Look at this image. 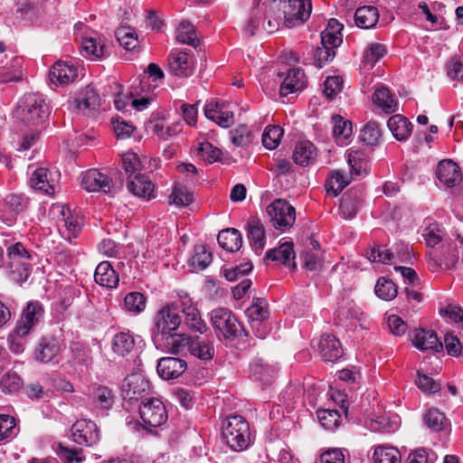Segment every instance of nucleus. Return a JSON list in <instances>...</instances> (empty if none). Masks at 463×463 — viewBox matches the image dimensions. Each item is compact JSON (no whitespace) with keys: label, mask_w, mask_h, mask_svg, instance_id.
<instances>
[{"label":"nucleus","mask_w":463,"mask_h":463,"mask_svg":"<svg viewBox=\"0 0 463 463\" xmlns=\"http://www.w3.org/2000/svg\"><path fill=\"white\" fill-rule=\"evenodd\" d=\"M459 250L463 255V248L460 247L458 241L455 243L447 242L442 244L439 250L430 251L427 255L429 269L432 272H436L455 268L458 262Z\"/></svg>","instance_id":"39448f33"},{"label":"nucleus","mask_w":463,"mask_h":463,"mask_svg":"<svg viewBox=\"0 0 463 463\" xmlns=\"http://www.w3.org/2000/svg\"><path fill=\"white\" fill-rule=\"evenodd\" d=\"M222 436L227 445L235 451L248 448L250 431L248 421L241 415H232L222 424Z\"/></svg>","instance_id":"7ed1b4c3"},{"label":"nucleus","mask_w":463,"mask_h":463,"mask_svg":"<svg viewBox=\"0 0 463 463\" xmlns=\"http://www.w3.org/2000/svg\"><path fill=\"white\" fill-rule=\"evenodd\" d=\"M180 307L177 303L168 304L161 307L154 317L152 337L156 345L165 336L176 331L182 323L179 315Z\"/></svg>","instance_id":"20e7f679"},{"label":"nucleus","mask_w":463,"mask_h":463,"mask_svg":"<svg viewBox=\"0 0 463 463\" xmlns=\"http://www.w3.org/2000/svg\"><path fill=\"white\" fill-rule=\"evenodd\" d=\"M267 213L273 226L278 230L285 231L295 222V209L285 200H275L267 207Z\"/></svg>","instance_id":"6e6552de"},{"label":"nucleus","mask_w":463,"mask_h":463,"mask_svg":"<svg viewBox=\"0 0 463 463\" xmlns=\"http://www.w3.org/2000/svg\"><path fill=\"white\" fill-rule=\"evenodd\" d=\"M151 99L148 97L137 98L133 93L123 94L118 93L114 99V105L118 111L123 110L127 106L130 105L137 111H143L148 107Z\"/></svg>","instance_id":"4c0bfd02"},{"label":"nucleus","mask_w":463,"mask_h":463,"mask_svg":"<svg viewBox=\"0 0 463 463\" xmlns=\"http://www.w3.org/2000/svg\"><path fill=\"white\" fill-rule=\"evenodd\" d=\"M146 128L165 140L181 132L182 122L175 118H153L147 122Z\"/></svg>","instance_id":"a211bd4d"},{"label":"nucleus","mask_w":463,"mask_h":463,"mask_svg":"<svg viewBox=\"0 0 463 463\" xmlns=\"http://www.w3.org/2000/svg\"><path fill=\"white\" fill-rule=\"evenodd\" d=\"M217 241L222 249L230 252L239 250L242 245L241 234L234 228H229L220 232Z\"/></svg>","instance_id":"58836bf2"},{"label":"nucleus","mask_w":463,"mask_h":463,"mask_svg":"<svg viewBox=\"0 0 463 463\" xmlns=\"http://www.w3.org/2000/svg\"><path fill=\"white\" fill-rule=\"evenodd\" d=\"M203 109L204 116H234L236 114L241 116L248 110V108H239L235 103L212 99L206 101Z\"/></svg>","instance_id":"393cba45"},{"label":"nucleus","mask_w":463,"mask_h":463,"mask_svg":"<svg viewBox=\"0 0 463 463\" xmlns=\"http://www.w3.org/2000/svg\"><path fill=\"white\" fill-rule=\"evenodd\" d=\"M193 201L194 196L189 189L183 184L175 183L172 193L168 196L169 204L184 207L190 205Z\"/></svg>","instance_id":"49530a36"},{"label":"nucleus","mask_w":463,"mask_h":463,"mask_svg":"<svg viewBox=\"0 0 463 463\" xmlns=\"http://www.w3.org/2000/svg\"><path fill=\"white\" fill-rule=\"evenodd\" d=\"M372 99L373 104L380 108L385 114H392L398 110V102L390 90L384 86L377 88L374 90Z\"/></svg>","instance_id":"72a5a7b5"},{"label":"nucleus","mask_w":463,"mask_h":463,"mask_svg":"<svg viewBox=\"0 0 463 463\" xmlns=\"http://www.w3.org/2000/svg\"><path fill=\"white\" fill-rule=\"evenodd\" d=\"M387 126L399 141L406 140L411 137L413 128L408 118H388Z\"/></svg>","instance_id":"a19ab883"},{"label":"nucleus","mask_w":463,"mask_h":463,"mask_svg":"<svg viewBox=\"0 0 463 463\" xmlns=\"http://www.w3.org/2000/svg\"><path fill=\"white\" fill-rule=\"evenodd\" d=\"M166 345L172 354H180L185 348L189 351V345L193 338L187 336L184 334H175L172 333L165 336Z\"/></svg>","instance_id":"4d7b16f0"},{"label":"nucleus","mask_w":463,"mask_h":463,"mask_svg":"<svg viewBox=\"0 0 463 463\" xmlns=\"http://www.w3.org/2000/svg\"><path fill=\"white\" fill-rule=\"evenodd\" d=\"M360 139L368 146H378L382 140V130L375 121H369L361 130Z\"/></svg>","instance_id":"5fc2aeb1"},{"label":"nucleus","mask_w":463,"mask_h":463,"mask_svg":"<svg viewBox=\"0 0 463 463\" xmlns=\"http://www.w3.org/2000/svg\"><path fill=\"white\" fill-rule=\"evenodd\" d=\"M342 29L343 25L337 20L330 19L326 28L321 33V44L335 51L343 42Z\"/></svg>","instance_id":"c756f323"},{"label":"nucleus","mask_w":463,"mask_h":463,"mask_svg":"<svg viewBox=\"0 0 463 463\" xmlns=\"http://www.w3.org/2000/svg\"><path fill=\"white\" fill-rule=\"evenodd\" d=\"M3 243L6 247L7 254L5 271L11 280L22 284L31 274L33 251L27 250L20 241L11 242L5 240Z\"/></svg>","instance_id":"f257e3e1"},{"label":"nucleus","mask_w":463,"mask_h":463,"mask_svg":"<svg viewBox=\"0 0 463 463\" xmlns=\"http://www.w3.org/2000/svg\"><path fill=\"white\" fill-rule=\"evenodd\" d=\"M116 37L119 44L126 50H134L138 43L136 33L129 27L117 29Z\"/></svg>","instance_id":"e2e57ef3"},{"label":"nucleus","mask_w":463,"mask_h":463,"mask_svg":"<svg viewBox=\"0 0 463 463\" xmlns=\"http://www.w3.org/2000/svg\"><path fill=\"white\" fill-rule=\"evenodd\" d=\"M187 369V363L181 358L163 357L156 366L159 376L165 380H173L181 376Z\"/></svg>","instance_id":"4be33fe9"},{"label":"nucleus","mask_w":463,"mask_h":463,"mask_svg":"<svg viewBox=\"0 0 463 463\" xmlns=\"http://www.w3.org/2000/svg\"><path fill=\"white\" fill-rule=\"evenodd\" d=\"M78 77V68L71 61H58L50 70L52 83L66 85L73 82Z\"/></svg>","instance_id":"b1692460"},{"label":"nucleus","mask_w":463,"mask_h":463,"mask_svg":"<svg viewBox=\"0 0 463 463\" xmlns=\"http://www.w3.org/2000/svg\"><path fill=\"white\" fill-rule=\"evenodd\" d=\"M373 463H401L400 451L394 447L380 445L375 448L373 453Z\"/></svg>","instance_id":"3c124183"},{"label":"nucleus","mask_w":463,"mask_h":463,"mask_svg":"<svg viewBox=\"0 0 463 463\" xmlns=\"http://www.w3.org/2000/svg\"><path fill=\"white\" fill-rule=\"evenodd\" d=\"M135 346V340L129 331L117 333L112 339V350L119 356L128 354Z\"/></svg>","instance_id":"79ce46f5"},{"label":"nucleus","mask_w":463,"mask_h":463,"mask_svg":"<svg viewBox=\"0 0 463 463\" xmlns=\"http://www.w3.org/2000/svg\"><path fill=\"white\" fill-rule=\"evenodd\" d=\"M270 10L281 13L287 27H296L305 23L310 16L311 0H273Z\"/></svg>","instance_id":"f03ea898"},{"label":"nucleus","mask_w":463,"mask_h":463,"mask_svg":"<svg viewBox=\"0 0 463 463\" xmlns=\"http://www.w3.org/2000/svg\"><path fill=\"white\" fill-rule=\"evenodd\" d=\"M374 292L379 298L390 301L397 296L398 289L391 279L382 277L376 282Z\"/></svg>","instance_id":"6e6d98bb"},{"label":"nucleus","mask_w":463,"mask_h":463,"mask_svg":"<svg viewBox=\"0 0 463 463\" xmlns=\"http://www.w3.org/2000/svg\"><path fill=\"white\" fill-rule=\"evenodd\" d=\"M211 325L218 336L234 339L239 335L241 325L233 313L225 307H217L210 313Z\"/></svg>","instance_id":"423d86ee"},{"label":"nucleus","mask_w":463,"mask_h":463,"mask_svg":"<svg viewBox=\"0 0 463 463\" xmlns=\"http://www.w3.org/2000/svg\"><path fill=\"white\" fill-rule=\"evenodd\" d=\"M436 176L447 187H454L462 181L459 166L450 159H445L438 164Z\"/></svg>","instance_id":"6ab92c4d"},{"label":"nucleus","mask_w":463,"mask_h":463,"mask_svg":"<svg viewBox=\"0 0 463 463\" xmlns=\"http://www.w3.org/2000/svg\"><path fill=\"white\" fill-rule=\"evenodd\" d=\"M81 52L91 60L99 59L104 56L105 44L100 39L87 37L81 43Z\"/></svg>","instance_id":"864d4df0"},{"label":"nucleus","mask_w":463,"mask_h":463,"mask_svg":"<svg viewBox=\"0 0 463 463\" xmlns=\"http://www.w3.org/2000/svg\"><path fill=\"white\" fill-rule=\"evenodd\" d=\"M317 156V148L313 143L308 140L298 142L293 152L294 162L301 166L312 165Z\"/></svg>","instance_id":"2f4dec72"},{"label":"nucleus","mask_w":463,"mask_h":463,"mask_svg":"<svg viewBox=\"0 0 463 463\" xmlns=\"http://www.w3.org/2000/svg\"><path fill=\"white\" fill-rule=\"evenodd\" d=\"M81 187L90 193L110 194L114 190L111 178L103 172L92 168L84 172L81 175Z\"/></svg>","instance_id":"9d476101"},{"label":"nucleus","mask_w":463,"mask_h":463,"mask_svg":"<svg viewBox=\"0 0 463 463\" xmlns=\"http://www.w3.org/2000/svg\"><path fill=\"white\" fill-rule=\"evenodd\" d=\"M317 415L321 426L327 430H334L341 422V415L336 410H318Z\"/></svg>","instance_id":"bf43d9fd"},{"label":"nucleus","mask_w":463,"mask_h":463,"mask_svg":"<svg viewBox=\"0 0 463 463\" xmlns=\"http://www.w3.org/2000/svg\"><path fill=\"white\" fill-rule=\"evenodd\" d=\"M73 441L79 445L92 446L99 440V430L95 422L90 420H78L71 427Z\"/></svg>","instance_id":"9b49d317"},{"label":"nucleus","mask_w":463,"mask_h":463,"mask_svg":"<svg viewBox=\"0 0 463 463\" xmlns=\"http://www.w3.org/2000/svg\"><path fill=\"white\" fill-rule=\"evenodd\" d=\"M246 315L250 321L251 328L256 331V335L264 338L266 332L260 330V327L263 326L262 322L269 317L266 301L262 298L254 299L251 306L246 310Z\"/></svg>","instance_id":"5701e85b"},{"label":"nucleus","mask_w":463,"mask_h":463,"mask_svg":"<svg viewBox=\"0 0 463 463\" xmlns=\"http://www.w3.org/2000/svg\"><path fill=\"white\" fill-rule=\"evenodd\" d=\"M122 391L126 399L130 401H145L150 392V383L141 374L128 375L123 383Z\"/></svg>","instance_id":"f8f14e48"},{"label":"nucleus","mask_w":463,"mask_h":463,"mask_svg":"<svg viewBox=\"0 0 463 463\" xmlns=\"http://www.w3.org/2000/svg\"><path fill=\"white\" fill-rule=\"evenodd\" d=\"M212 260V253L206 250L204 245H195L188 263L194 270H203L209 266Z\"/></svg>","instance_id":"09e8293b"},{"label":"nucleus","mask_w":463,"mask_h":463,"mask_svg":"<svg viewBox=\"0 0 463 463\" xmlns=\"http://www.w3.org/2000/svg\"><path fill=\"white\" fill-rule=\"evenodd\" d=\"M364 202L363 193L360 190H350L346 192L340 203V214L344 219H353Z\"/></svg>","instance_id":"a878e982"},{"label":"nucleus","mask_w":463,"mask_h":463,"mask_svg":"<svg viewBox=\"0 0 463 463\" xmlns=\"http://www.w3.org/2000/svg\"><path fill=\"white\" fill-rule=\"evenodd\" d=\"M94 279L101 287L113 288L118 285L119 278L109 261H101L96 268Z\"/></svg>","instance_id":"7c9ffc66"},{"label":"nucleus","mask_w":463,"mask_h":463,"mask_svg":"<svg viewBox=\"0 0 463 463\" xmlns=\"http://www.w3.org/2000/svg\"><path fill=\"white\" fill-rule=\"evenodd\" d=\"M176 40L181 43L194 47H196L199 43L194 25L187 21L180 23L176 33Z\"/></svg>","instance_id":"13d9d810"},{"label":"nucleus","mask_w":463,"mask_h":463,"mask_svg":"<svg viewBox=\"0 0 463 463\" xmlns=\"http://www.w3.org/2000/svg\"><path fill=\"white\" fill-rule=\"evenodd\" d=\"M61 350L59 341L53 337H43L35 351V357L42 363L52 362Z\"/></svg>","instance_id":"473e14b6"},{"label":"nucleus","mask_w":463,"mask_h":463,"mask_svg":"<svg viewBox=\"0 0 463 463\" xmlns=\"http://www.w3.org/2000/svg\"><path fill=\"white\" fill-rule=\"evenodd\" d=\"M180 310L184 316V325L187 328L194 332L203 334L206 331L207 326L201 318L198 309L194 306L192 299L186 293L179 295Z\"/></svg>","instance_id":"2eb2a0df"},{"label":"nucleus","mask_w":463,"mask_h":463,"mask_svg":"<svg viewBox=\"0 0 463 463\" xmlns=\"http://www.w3.org/2000/svg\"><path fill=\"white\" fill-rule=\"evenodd\" d=\"M127 186L128 191L135 196L147 200L155 197V186L148 177L143 174H137L134 177L128 179Z\"/></svg>","instance_id":"cd10ccee"},{"label":"nucleus","mask_w":463,"mask_h":463,"mask_svg":"<svg viewBox=\"0 0 463 463\" xmlns=\"http://www.w3.org/2000/svg\"><path fill=\"white\" fill-rule=\"evenodd\" d=\"M347 162L350 173L357 177L364 176L367 173V161L364 154L358 150L349 149Z\"/></svg>","instance_id":"8fccbe9b"},{"label":"nucleus","mask_w":463,"mask_h":463,"mask_svg":"<svg viewBox=\"0 0 463 463\" xmlns=\"http://www.w3.org/2000/svg\"><path fill=\"white\" fill-rule=\"evenodd\" d=\"M250 373L255 381L268 385L273 381L277 369L274 365L265 363L261 358H255L250 364Z\"/></svg>","instance_id":"c85d7f7f"},{"label":"nucleus","mask_w":463,"mask_h":463,"mask_svg":"<svg viewBox=\"0 0 463 463\" xmlns=\"http://www.w3.org/2000/svg\"><path fill=\"white\" fill-rule=\"evenodd\" d=\"M283 135V129L279 126H268L262 135L263 146L271 150L276 148Z\"/></svg>","instance_id":"680f3d73"},{"label":"nucleus","mask_w":463,"mask_h":463,"mask_svg":"<svg viewBox=\"0 0 463 463\" xmlns=\"http://www.w3.org/2000/svg\"><path fill=\"white\" fill-rule=\"evenodd\" d=\"M446 235L444 229L439 223L430 221L426 222V226L422 230V236L428 247L433 248L439 242H443L446 240Z\"/></svg>","instance_id":"de8ad7c7"},{"label":"nucleus","mask_w":463,"mask_h":463,"mask_svg":"<svg viewBox=\"0 0 463 463\" xmlns=\"http://www.w3.org/2000/svg\"><path fill=\"white\" fill-rule=\"evenodd\" d=\"M279 77L283 78L279 89L281 97L302 91L307 87V77L300 68L289 69L286 74L279 73Z\"/></svg>","instance_id":"dca6fc26"},{"label":"nucleus","mask_w":463,"mask_h":463,"mask_svg":"<svg viewBox=\"0 0 463 463\" xmlns=\"http://www.w3.org/2000/svg\"><path fill=\"white\" fill-rule=\"evenodd\" d=\"M48 169L38 167L31 175L30 184L33 189H37L51 194L54 193V188L50 184L47 177Z\"/></svg>","instance_id":"603ef678"},{"label":"nucleus","mask_w":463,"mask_h":463,"mask_svg":"<svg viewBox=\"0 0 463 463\" xmlns=\"http://www.w3.org/2000/svg\"><path fill=\"white\" fill-rule=\"evenodd\" d=\"M413 345L420 351L440 352L443 343L439 341L437 334L432 330L423 328L415 329L411 338Z\"/></svg>","instance_id":"412c9836"},{"label":"nucleus","mask_w":463,"mask_h":463,"mask_svg":"<svg viewBox=\"0 0 463 463\" xmlns=\"http://www.w3.org/2000/svg\"><path fill=\"white\" fill-rule=\"evenodd\" d=\"M266 259L280 262L284 265H289L295 259L293 243L286 241L279 248L268 250L266 252Z\"/></svg>","instance_id":"a18cd8bd"},{"label":"nucleus","mask_w":463,"mask_h":463,"mask_svg":"<svg viewBox=\"0 0 463 463\" xmlns=\"http://www.w3.org/2000/svg\"><path fill=\"white\" fill-rule=\"evenodd\" d=\"M169 67L175 75L188 77L194 71V58L186 52H172Z\"/></svg>","instance_id":"bb28decb"},{"label":"nucleus","mask_w":463,"mask_h":463,"mask_svg":"<svg viewBox=\"0 0 463 463\" xmlns=\"http://www.w3.org/2000/svg\"><path fill=\"white\" fill-rule=\"evenodd\" d=\"M91 401L96 408L108 411L114 403V395L109 387L98 385L93 388Z\"/></svg>","instance_id":"37998d69"},{"label":"nucleus","mask_w":463,"mask_h":463,"mask_svg":"<svg viewBox=\"0 0 463 463\" xmlns=\"http://www.w3.org/2000/svg\"><path fill=\"white\" fill-rule=\"evenodd\" d=\"M146 298L137 291L128 293L123 300L122 308L128 314L137 316L146 308Z\"/></svg>","instance_id":"c03bdc74"},{"label":"nucleus","mask_w":463,"mask_h":463,"mask_svg":"<svg viewBox=\"0 0 463 463\" xmlns=\"http://www.w3.org/2000/svg\"><path fill=\"white\" fill-rule=\"evenodd\" d=\"M60 216L57 225L62 237L68 241L76 238L82 227V220L80 216L72 214L68 206L59 207Z\"/></svg>","instance_id":"4468645a"},{"label":"nucleus","mask_w":463,"mask_h":463,"mask_svg":"<svg viewBox=\"0 0 463 463\" xmlns=\"http://www.w3.org/2000/svg\"><path fill=\"white\" fill-rule=\"evenodd\" d=\"M248 238L252 249L261 251L265 247V231L261 222L251 219L248 222Z\"/></svg>","instance_id":"ea45409f"},{"label":"nucleus","mask_w":463,"mask_h":463,"mask_svg":"<svg viewBox=\"0 0 463 463\" xmlns=\"http://www.w3.org/2000/svg\"><path fill=\"white\" fill-rule=\"evenodd\" d=\"M437 459L436 454L426 449H417L411 451L407 457V463H434Z\"/></svg>","instance_id":"774afa93"},{"label":"nucleus","mask_w":463,"mask_h":463,"mask_svg":"<svg viewBox=\"0 0 463 463\" xmlns=\"http://www.w3.org/2000/svg\"><path fill=\"white\" fill-rule=\"evenodd\" d=\"M191 355L202 361H211L214 356V346L212 341L201 337H194L189 345Z\"/></svg>","instance_id":"c9c22d12"},{"label":"nucleus","mask_w":463,"mask_h":463,"mask_svg":"<svg viewBox=\"0 0 463 463\" xmlns=\"http://www.w3.org/2000/svg\"><path fill=\"white\" fill-rule=\"evenodd\" d=\"M386 53V48L383 44L372 43L364 53V62L373 67Z\"/></svg>","instance_id":"338daca9"},{"label":"nucleus","mask_w":463,"mask_h":463,"mask_svg":"<svg viewBox=\"0 0 463 463\" xmlns=\"http://www.w3.org/2000/svg\"><path fill=\"white\" fill-rule=\"evenodd\" d=\"M100 105L98 92L90 86L80 91L68 102L70 112L74 114H90L95 112Z\"/></svg>","instance_id":"1a4fd4ad"},{"label":"nucleus","mask_w":463,"mask_h":463,"mask_svg":"<svg viewBox=\"0 0 463 463\" xmlns=\"http://www.w3.org/2000/svg\"><path fill=\"white\" fill-rule=\"evenodd\" d=\"M318 351L325 362L335 363L342 358L344 350L340 341L334 335L324 334L318 342Z\"/></svg>","instance_id":"aec40b11"},{"label":"nucleus","mask_w":463,"mask_h":463,"mask_svg":"<svg viewBox=\"0 0 463 463\" xmlns=\"http://www.w3.org/2000/svg\"><path fill=\"white\" fill-rule=\"evenodd\" d=\"M333 136L339 146H346L354 133L353 123L346 118H332Z\"/></svg>","instance_id":"f704fd0d"},{"label":"nucleus","mask_w":463,"mask_h":463,"mask_svg":"<svg viewBox=\"0 0 463 463\" xmlns=\"http://www.w3.org/2000/svg\"><path fill=\"white\" fill-rule=\"evenodd\" d=\"M122 165L126 174L128 175V179L134 177L137 174H140L141 162L136 153L128 152L124 154Z\"/></svg>","instance_id":"69168bd1"},{"label":"nucleus","mask_w":463,"mask_h":463,"mask_svg":"<svg viewBox=\"0 0 463 463\" xmlns=\"http://www.w3.org/2000/svg\"><path fill=\"white\" fill-rule=\"evenodd\" d=\"M379 20V11L375 6L364 5L354 13L355 24L362 29L373 28Z\"/></svg>","instance_id":"e433bc0d"},{"label":"nucleus","mask_w":463,"mask_h":463,"mask_svg":"<svg viewBox=\"0 0 463 463\" xmlns=\"http://www.w3.org/2000/svg\"><path fill=\"white\" fill-rule=\"evenodd\" d=\"M44 309L39 301H30L23 310L16 327L31 334L43 318Z\"/></svg>","instance_id":"f3484780"},{"label":"nucleus","mask_w":463,"mask_h":463,"mask_svg":"<svg viewBox=\"0 0 463 463\" xmlns=\"http://www.w3.org/2000/svg\"><path fill=\"white\" fill-rule=\"evenodd\" d=\"M16 112L18 114H29L32 116H50L52 109L42 95L27 93L18 101Z\"/></svg>","instance_id":"ddd939ff"},{"label":"nucleus","mask_w":463,"mask_h":463,"mask_svg":"<svg viewBox=\"0 0 463 463\" xmlns=\"http://www.w3.org/2000/svg\"><path fill=\"white\" fill-rule=\"evenodd\" d=\"M29 335L30 334L15 326L7 338L10 350L16 354H22L24 351L27 343L26 337Z\"/></svg>","instance_id":"052dcab7"},{"label":"nucleus","mask_w":463,"mask_h":463,"mask_svg":"<svg viewBox=\"0 0 463 463\" xmlns=\"http://www.w3.org/2000/svg\"><path fill=\"white\" fill-rule=\"evenodd\" d=\"M139 414L144 425L148 428H157L165 424L168 415L164 403L158 399L142 401Z\"/></svg>","instance_id":"0eeeda50"},{"label":"nucleus","mask_w":463,"mask_h":463,"mask_svg":"<svg viewBox=\"0 0 463 463\" xmlns=\"http://www.w3.org/2000/svg\"><path fill=\"white\" fill-rule=\"evenodd\" d=\"M368 260L372 262L391 264L394 254L386 249L385 246L378 245L371 249L367 253Z\"/></svg>","instance_id":"0e129e2a"}]
</instances>
